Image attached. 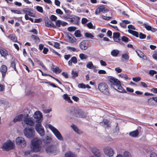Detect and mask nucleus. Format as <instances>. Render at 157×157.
Returning a JSON list of instances; mask_svg holds the SVG:
<instances>
[{
	"mask_svg": "<svg viewBox=\"0 0 157 157\" xmlns=\"http://www.w3.org/2000/svg\"><path fill=\"white\" fill-rule=\"evenodd\" d=\"M122 40L123 41L126 42H128V38L125 36H123L122 37Z\"/></svg>",
	"mask_w": 157,
	"mask_h": 157,
	"instance_id": "56",
	"label": "nucleus"
},
{
	"mask_svg": "<svg viewBox=\"0 0 157 157\" xmlns=\"http://www.w3.org/2000/svg\"><path fill=\"white\" fill-rule=\"evenodd\" d=\"M111 86L115 90L121 93H126V92L121 86L120 81L117 79L111 77L109 79Z\"/></svg>",
	"mask_w": 157,
	"mask_h": 157,
	"instance_id": "2",
	"label": "nucleus"
},
{
	"mask_svg": "<svg viewBox=\"0 0 157 157\" xmlns=\"http://www.w3.org/2000/svg\"><path fill=\"white\" fill-rule=\"evenodd\" d=\"M88 21V20L86 18H82V24H86Z\"/></svg>",
	"mask_w": 157,
	"mask_h": 157,
	"instance_id": "61",
	"label": "nucleus"
},
{
	"mask_svg": "<svg viewBox=\"0 0 157 157\" xmlns=\"http://www.w3.org/2000/svg\"><path fill=\"white\" fill-rule=\"evenodd\" d=\"M35 129L36 132L41 136H44L45 131L44 128L42 126L41 123H36L35 125Z\"/></svg>",
	"mask_w": 157,
	"mask_h": 157,
	"instance_id": "9",
	"label": "nucleus"
},
{
	"mask_svg": "<svg viewBox=\"0 0 157 157\" xmlns=\"http://www.w3.org/2000/svg\"><path fill=\"white\" fill-rule=\"evenodd\" d=\"M22 126L25 128L27 127L26 125L30 126H32L34 125L35 121L32 117H29V115L27 114L26 116L23 118V122H22Z\"/></svg>",
	"mask_w": 157,
	"mask_h": 157,
	"instance_id": "5",
	"label": "nucleus"
},
{
	"mask_svg": "<svg viewBox=\"0 0 157 157\" xmlns=\"http://www.w3.org/2000/svg\"><path fill=\"white\" fill-rule=\"evenodd\" d=\"M91 151L96 157H100L101 153L99 149L95 147H92L90 148Z\"/></svg>",
	"mask_w": 157,
	"mask_h": 157,
	"instance_id": "16",
	"label": "nucleus"
},
{
	"mask_svg": "<svg viewBox=\"0 0 157 157\" xmlns=\"http://www.w3.org/2000/svg\"><path fill=\"white\" fill-rule=\"evenodd\" d=\"M79 56L80 58L82 60L83 59H86L88 57V56L86 55H85L83 53H81L79 55Z\"/></svg>",
	"mask_w": 157,
	"mask_h": 157,
	"instance_id": "40",
	"label": "nucleus"
},
{
	"mask_svg": "<svg viewBox=\"0 0 157 157\" xmlns=\"http://www.w3.org/2000/svg\"><path fill=\"white\" fill-rule=\"evenodd\" d=\"M45 151L48 154L54 155H57L59 152V147L53 145L47 146L46 148Z\"/></svg>",
	"mask_w": 157,
	"mask_h": 157,
	"instance_id": "4",
	"label": "nucleus"
},
{
	"mask_svg": "<svg viewBox=\"0 0 157 157\" xmlns=\"http://www.w3.org/2000/svg\"><path fill=\"white\" fill-rule=\"evenodd\" d=\"M87 26L89 29H94L95 27H94L91 22H89L87 24Z\"/></svg>",
	"mask_w": 157,
	"mask_h": 157,
	"instance_id": "48",
	"label": "nucleus"
},
{
	"mask_svg": "<svg viewBox=\"0 0 157 157\" xmlns=\"http://www.w3.org/2000/svg\"><path fill=\"white\" fill-rule=\"evenodd\" d=\"M79 47L82 50H85L87 49L88 46L86 45V41L84 40L81 42L79 44Z\"/></svg>",
	"mask_w": 157,
	"mask_h": 157,
	"instance_id": "22",
	"label": "nucleus"
},
{
	"mask_svg": "<svg viewBox=\"0 0 157 157\" xmlns=\"http://www.w3.org/2000/svg\"><path fill=\"white\" fill-rule=\"evenodd\" d=\"M85 36L87 38H92L94 37V36L91 34L88 33H86L85 34Z\"/></svg>",
	"mask_w": 157,
	"mask_h": 157,
	"instance_id": "43",
	"label": "nucleus"
},
{
	"mask_svg": "<svg viewBox=\"0 0 157 157\" xmlns=\"http://www.w3.org/2000/svg\"><path fill=\"white\" fill-rule=\"evenodd\" d=\"M75 35L76 37H80L82 36L80 31L78 30H76L75 33Z\"/></svg>",
	"mask_w": 157,
	"mask_h": 157,
	"instance_id": "41",
	"label": "nucleus"
},
{
	"mask_svg": "<svg viewBox=\"0 0 157 157\" xmlns=\"http://www.w3.org/2000/svg\"><path fill=\"white\" fill-rule=\"evenodd\" d=\"M109 11V10L105 8L104 6H101L98 7L95 10V14L98 15L101 12L103 13H106Z\"/></svg>",
	"mask_w": 157,
	"mask_h": 157,
	"instance_id": "15",
	"label": "nucleus"
},
{
	"mask_svg": "<svg viewBox=\"0 0 157 157\" xmlns=\"http://www.w3.org/2000/svg\"><path fill=\"white\" fill-rule=\"evenodd\" d=\"M66 37L67 41L71 43H73L75 42V39L71 34L70 33L68 34Z\"/></svg>",
	"mask_w": 157,
	"mask_h": 157,
	"instance_id": "17",
	"label": "nucleus"
},
{
	"mask_svg": "<svg viewBox=\"0 0 157 157\" xmlns=\"http://www.w3.org/2000/svg\"><path fill=\"white\" fill-rule=\"evenodd\" d=\"M23 132L25 136L28 138H32L35 135L34 129L32 127H25Z\"/></svg>",
	"mask_w": 157,
	"mask_h": 157,
	"instance_id": "6",
	"label": "nucleus"
},
{
	"mask_svg": "<svg viewBox=\"0 0 157 157\" xmlns=\"http://www.w3.org/2000/svg\"><path fill=\"white\" fill-rule=\"evenodd\" d=\"M72 113L75 116L85 118L86 117V114L80 109H74Z\"/></svg>",
	"mask_w": 157,
	"mask_h": 157,
	"instance_id": "12",
	"label": "nucleus"
},
{
	"mask_svg": "<svg viewBox=\"0 0 157 157\" xmlns=\"http://www.w3.org/2000/svg\"><path fill=\"white\" fill-rule=\"evenodd\" d=\"M7 67L5 65H2L0 68V71L2 73V78H4L7 71Z\"/></svg>",
	"mask_w": 157,
	"mask_h": 157,
	"instance_id": "18",
	"label": "nucleus"
},
{
	"mask_svg": "<svg viewBox=\"0 0 157 157\" xmlns=\"http://www.w3.org/2000/svg\"><path fill=\"white\" fill-rule=\"evenodd\" d=\"M76 28L74 26L69 27L68 28V30L69 32L74 31L76 29Z\"/></svg>",
	"mask_w": 157,
	"mask_h": 157,
	"instance_id": "47",
	"label": "nucleus"
},
{
	"mask_svg": "<svg viewBox=\"0 0 157 157\" xmlns=\"http://www.w3.org/2000/svg\"><path fill=\"white\" fill-rule=\"evenodd\" d=\"M65 157H76V156L73 152L68 151L65 154Z\"/></svg>",
	"mask_w": 157,
	"mask_h": 157,
	"instance_id": "32",
	"label": "nucleus"
},
{
	"mask_svg": "<svg viewBox=\"0 0 157 157\" xmlns=\"http://www.w3.org/2000/svg\"><path fill=\"white\" fill-rule=\"evenodd\" d=\"M130 23V22L129 21L126 20H123L120 23V25L122 28L125 29L126 28V25Z\"/></svg>",
	"mask_w": 157,
	"mask_h": 157,
	"instance_id": "24",
	"label": "nucleus"
},
{
	"mask_svg": "<svg viewBox=\"0 0 157 157\" xmlns=\"http://www.w3.org/2000/svg\"><path fill=\"white\" fill-rule=\"evenodd\" d=\"M72 113L75 116L85 118L86 117V114L80 109H74Z\"/></svg>",
	"mask_w": 157,
	"mask_h": 157,
	"instance_id": "13",
	"label": "nucleus"
},
{
	"mask_svg": "<svg viewBox=\"0 0 157 157\" xmlns=\"http://www.w3.org/2000/svg\"><path fill=\"white\" fill-rule=\"evenodd\" d=\"M16 64L15 63V61H12L11 63V67L13 68L15 71H17V70L16 68Z\"/></svg>",
	"mask_w": 157,
	"mask_h": 157,
	"instance_id": "45",
	"label": "nucleus"
},
{
	"mask_svg": "<svg viewBox=\"0 0 157 157\" xmlns=\"http://www.w3.org/2000/svg\"><path fill=\"white\" fill-rule=\"evenodd\" d=\"M115 71H117V72L118 73H121L122 71V70L121 69L120 67H116L115 69Z\"/></svg>",
	"mask_w": 157,
	"mask_h": 157,
	"instance_id": "62",
	"label": "nucleus"
},
{
	"mask_svg": "<svg viewBox=\"0 0 157 157\" xmlns=\"http://www.w3.org/2000/svg\"><path fill=\"white\" fill-rule=\"evenodd\" d=\"M128 31L129 33L132 34L133 36L137 37H139V33L138 32L131 29H128Z\"/></svg>",
	"mask_w": 157,
	"mask_h": 157,
	"instance_id": "36",
	"label": "nucleus"
},
{
	"mask_svg": "<svg viewBox=\"0 0 157 157\" xmlns=\"http://www.w3.org/2000/svg\"><path fill=\"white\" fill-rule=\"evenodd\" d=\"M8 37L13 42H17L20 44L19 42H17V38L15 34H11L8 36Z\"/></svg>",
	"mask_w": 157,
	"mask_h": 157,
	"instance_id": "25",
	"label": "nucleus"
},
{
	"mask_svg": "<svg viewBox=\"0 0 157 157\" xmlns=\"http://www.w3.org/2000/svg\"><path fill=\"white\" fill-rule=\"evenodd\" d=\"M122 57L126 60H128L129 59V57L127 53H124L122 55Z\"/></svg>",
	"mask_w": 157,
	"mask_h": 157,
	"instance_id": "42",
	"label": "nucleus"
},
{
	"mask_svg": "<svg viewBox=\"0 0 157 157\" xmlns=\"http://www.w3.org/2000/svg\"><path fill=\"white\" fill-rule=\"evenodd\" d=\"M101 17L103 19L106 20H108L112 18L111 17H107L104 15H102Z\"/></svg>",
	"mask_w": 157,
	"mask_h": 157,
	"instance_id": "57",
	"label": "nucleus"
},
{
	"mask_svg": "<svg viewBox=\"0 0 157 157\" xmlns=\"http://www.w3.org/2000/svg\"><path fill=\"white\" fill-rule=\"evenodd\" d=\"M139 132L137 130L131 132H129V135L130 136L136 137L138 136L139 135Z\"/></svg>",
	"mask_w": 157,
	"mask_h": 157,
	"instance_id": "27",
	"label": "nucleus"
},
{
	"mask_svg": "<svg viewBox=\"0 0 157 157\" xmlns=\"http://www.w3.org/2000/svg\"><path fill=\"white\" fill-rule=\"evenodd\" d=\"M146 37V36L145 35H144L141 33H140V34L139 37L140 39H144V38H145Z\"/></svg>",
	"mask_w": 157,
	"mask_h": 157,
	"instance_id": "60",
	"label": "nucleus"
},
{
	"mask_svg": "<svg viewBox=\"0 0 157 157\" xmlns=\"http://www.w3.org/2000/svg\"><path fill=\"white\" fill-rule=\"evenodd\" d=\"M71 59L74 63L75 64L77 63V59L75 57H72Z\"/></svg>",
	"mask_w": 157,
	"mask_h": 157,
	"instance_id": "54",
	"label": "nucleus"
},
{
	"mask_svg": "<svg viewBox=\"0 0 157 157\" xmlns=\"http://www.w3.org/2000/svg\"><path fill=\"white\" fill-rule=\"evenodd\" d=\"M63 98L66 100L67 102L70 103H72V101L71 99L70 98L67 94H64L63 95Z\"/></svg>",
	"mask_w": 157,
	"mask_h": 157,
	"instance_id": "35",
	"label": "nucleus"
},
{
	"mask_svg": "<svg viewBox=\"0 0 157 157\" xmlns=\"http://www.w3.org/2000/svg\"><path fill=\"white\" fill-rule=\"evenodd\" d=\"M86 67L90 69H95L96 68L95 66H94L92 62H89L86 64Z\"/></svg>",
	"mask_w": 157,
	"mask_h": 157,
	"instance_id": "33",
	"label": "nucleus"
},
{
	"mask_svg": "<svg viewBox=\"0 0 157 157\" xmlns=\"http://www.w3.org/2000/svg\"><path fill=\"white\" fill-rule=\"evenodd\" d=\"M119 53V50L116 49L113 50L111 52V55L114 57H116Z\"/></svg>",
	"mask_w": 157,
	"mask_h": 157,
	"instance_id": "34",
	"label": "nucleus"
},
{
	"mask_svg": "<svg viewBox=\"0 0 157 157\" xmlns=\"http://www.w3.org/2000/svg\"><path fill=\"white\" fill-rule=\"evenodd\" d=\"M72 77L73 78H74L78 76V73L76 72L73 71H72Z\"/></svg>",
	"mask_w": 157,
	"mask_h": 157,
	"instance_id": "50",
	"label": "nucleus"
},
{
	"mask_svg": "<svg viewBox=\"0 0 157 157\" xmlns=\"http://www.w3.org/2000/svg\"><path fill=\"white\" fill-rule=\"evenodd\" d=\"M157 72L156 71L153 70H151L149 71V74L151 76L155 74H156Z\"/></svg>",
	"mask_w": 157,
	"mask_h": 157,
	"instance_id": "55",
	"label": "nucleus"
},
{
	"mask_svg": "<svg viewBox=\"0 0 157 157\" xmlns=\"http://www.w3.org/2000/svg\"><path fill=\"white\" fill-rule=\"evenodd\" d=\"M98 88L100 92L106 95L109 94L108 87L105 82L100 83L98 85Z\"/></svg>",
	"mask_w": 157,
	"mask_h": 157,
	"instance_id": "7",
	"label": "nucleus"
},
{
	"mask_svg": "<svg viewBox=\"0 0 157 157\" xmlns=\"http://www.w3.org/2000/svg\"><path fill=\"white\" fill-rule=\"evenodd\" d=\"M23 115L22 114H20L17 116H16L13 119V121L16 122L21 121L22 118H24Z\"/></svg>",
	"mask_w": 157,
	"mask_h": 157,
	"instance_id": "28",
	"label": "nucleus"
},
{
	"mask_svg": "<svg viewBox=\"0 0 157 157\" xmlns=\"http://www.w3.org/2000/svg\"><path fill=\"white\" fill-rule=\"evenodd\" d=\"M150 157H157V155L154 152H152L150 155Z\"/></svg>",
	"mask_w": 157,
	"mask_h": 157,
	"instance_id": "64",
	"label": "nucleus"
},
{
	"mask_svg": "<svg viewBox=\"0 0 157 157\" xmlns=\"http://www.w3.org/2000/svg\"><path fill=\"white\" fill-rule=\"evenodd\" d=\"M56 12L57 14L60 15H62L63 13V12L59 9H56Z\"/></svg>",
	"mask_w": 157,
	"mask_h": 157,
	"instance_id": "52",
	"label": "nucleus"
},
{
	"mask_svg": "<svg viewBox=\"0 0 157 157\" xmlns=\"http://www.w3.org/2000/svg\"><path fill=\"white\" fill-rule=\"evenodd\" d=\"M128 28L129 29H131V30H135V28L134 27V26L131 25H128Z\"/></svg>",
	"mask_w": 157,
	"mask_h": 157,
	"instance_id": "58",
	"label": "nucleus"
},
{
	"mask_svg": "<svg viewBox=\"0 0 157 157\" xmlns=\"http://www.w3.org/2000/svg\"><path fill=\"white\" fill-rule=\"evenodd\" d=\"M52 140V138L50 136H47L45 139L43 140V141L44 143L48 144L50 143Z\"/></svg>",
	"mask_w": 157,
	"mask_h": 157,
	"instance_id": "29",
	"label": "nucleus"
},
{
	"mask_svg": "<svg viewBox=\"0 0 157 157\" xmlns=\"http://www.w3.org/2000/svg\"><path fill=\"white\" fill-rule=\"evenodd\" d=\"M46 127L49 128L55 135V137L59 141L63 140V138L59 131L56 128L50 124H47Z\"/></svg>",
	"mask_w": 157,
	"mask_h": 157,
	"instance_id": "3",
	"label": "nucleus"
},
{
	"mask_svg": "<svg viewBox=\"0 0 157 157\" xmlns=\"http://www.w3.org/2000/svg\"><path fill=\"white\" fill-rule=\"evenodd\" d=\"M30 147L31 150H28L25 152L24 155L26 157L30 155L32 151L38 152L40 151L41 144L42 143V140L38 138H34L31 141Z\"/></svg>",
	"mask_w": 157,
	"mask_h": 157,
	"instance_id": "1",
	"label": "nucleus"
},
{
	"mask_svg": "<svg viewBox=\"0 0 157 157\" xmlns=\"http://www.w3.org/2000/svg\"><path fill=\"white\" fill-rule=\"evenodd\" d=\"M33 117L35 119V121L36 123H41L43 120L42 114L40 111H37L35 112L33 115Z\"/></svg>",
	"mask_w": 157,
	"mask_h": 157,
	"instance_id": "8",
	"label": "nucleus"
},
{
	"mask_svg": "<svg viewBox=\"0 0 157 157\" xmlns=\"http://www.w3.org/2000/svg\"><path fill=\"white\" fill-rule=\"evenodd\" d=\"M71 127L73 130L76 133L78 134H81L82 133V132L79 130L77 127L74 124L71 125Z\"/></svg>",
	"mask_w": 157,
	"mask_h": 157,
	"instance_id": "31",
	"label": "nucleus"
},
{
	"mask_svg": "<svg viewBox=\"0 0 157 157\" xmlns=\"http://www.w3.org/2000/svg\"><path fill=\"white\" fill-rule=\"evenodd\" d=\"M55 22L56 26L58 27H60L61 25L62 26H65L67 24L66 22L60 20H56Z\"/></svg>",
	"mask_w": 157,
	"mask_h": 157,
	"instance_id": "19",
	"label": "nucleus"
},
{
	"mask_svg": "<svg viewBox=\"0 0 157 157\" xmlns=\"http://www.w3.org/2000/svg\"><path fill=\"white\" fill-rule=\"evenodd\" d=\"M103 151L105 154L109 157H112L114 154V151L109 147H105L103 149Z\"/></svg>",
	"mask_w": 157,
	"mask_h": 157,
	"instance_id": "14",
	"label": "nucleus"
},
{
	"mask_svg": "<svg viewBox=\"0 0 157 157\" xmlns=\"http://www.w3.org/2000/svg\"><path fill=\"white\" fill-rule=\"evenodd\" d=\"M45 25L48 27L56 28V25L48 19L45 21Z\"/></svg>",
	"mask_w": 157,
	"mask_h": 157,
	"instance_id": "20",
	"label": "nucleus"
},
{
	"mask_svg": "<svg viewBox=\"0 0 157 157\" xmlns=\"http://www.w3.org/2000/svg\"><path fill=\"white\" fill-rule=\"evenodd\" d=\"M14 147V144L10 140H7L2 145V148L3 150H9Z\"/></svg>",
	"mask_w": 157,
	"mask_h": 157,
	"instance_id": "11",
	"label": "nucleus"
},
{
	"mask_svg": "<svg viewBox=\"0 0 157 157\" xmlns=\"http://www.w3.org/2000/svg\"><path fill=\"white\" fill-rule=\"evenodd\" d=\"M132 80L135 82H137L140 81L141 80V78L140 77H137L133 78Z\"/></svg>",
	"mask_w": 157,
	"mask_h": 157,
	"instance_id": "46",
	"label": "nucleus"
},
{
	"mask_svg": "<svg viewBox=\"0 0 157 157\" xmlns=\"http://www.w3.org/2000/svg\"><path fill=\"white\" fill-rule=\"evenodd\" d=\"M78 87L79 88L85 89V85L83 83H80L78 85Z\"/></svg>",
	"mask_w": 157,
	"mask_h": 157,
	"instance_id": "51",
	"label": "nucleus"
},
{
	"mask_svg": "<svg viewBox=\"0 0 157 157\" xmlns=\"http://www.w3.org/2000/svg\"><path fill=\"white\" fill-rule=\"evenodd\" d=\"M50 18L52 21H56L57 17L54 15H52L50 16Z\"/></svg>",
	"mask_w": 157,
	"mask_h": 157,
	"instance_id": "49",
	"label": "nucleus"
},
{
	"mask_svg": "<svg viewBox=\"0 0 157 157\" xmlns=\"http://www.w3.org/2000/svg\"><path fill=\"white\" fill-rule=\"evenodd\" d=\"M123 157H132L131 154L128 151H125L123 153Z\"/></svg>",
	"mask_w": 157,
	"mask_h": 157,
	"instance_id": "39",
	"label": "nucleus"
},
{
	"mask_svg": "<svg viewBox=\"0 0 157 157\" xmlns=\"http://www.w3.org/2000/svg\"><path fill=\"white\" fill-rule=\"evenodd\" d=\"M67 48L68 49L70 50L72 52H75L76 50V48L73 47H68Z\"/></svg>",
	"mask_w": 157,
	"mask_h": 157,
	"instance_id": "59",
	"label": "nucleus"
},
{
	"mask_svg": "<svg viewBox=\"0 0 157 157\" xmlns=\"http://www.w3.org/2000/svg\"><path fill=\"white\" fill-rule=\"evenodd\" d=\"M120 33H113V39L114 41L116 42H119L120 39Z\"/></svg>",
	"mask_w": 157,
	"mask_h": 157,
	"instance_id": "26",
	"label": "nucleus"
},
{
	"mask_svg": "<svg viewBox=\"0 0 157 157\" xmlns=\"http://www.w3.org/2000/svg\"><path fill=\"white\" fill-rule=\"evenodd\" d=\"M118 76L122 78H124L125 80L130 79V78H129L126 74L121 73L119 74Z\"/></svg>",
	"mask_w": 157,
	"mask_h": 157,
	"instance_id": "38",
	"label": "nucleus"
},
{
	"mask_svg": "<svg viewBox=\"0 0 157 157\" xmlns=\"http://www.w3.org/2000/svg\"><path fill=\"white\" fill-rule=\"evenodd\" d=\"M36 9L38 11L41 13H43V9L42 7L39 6H36Z\"/></svg>",
	"mask_w": 157,
	"mask_h": 157,
	"instance_id": "44",
	"label": "nucleus"
},
{
	"mask_svg": "<svg viewBox=\"0 0 157 157\" xmlns=\"http://www.w3.org/2000/svg\"><path fill=\"white\" fill-rule=\"evenodd\" d=\"M100 63L101 65L102 66H106L107 65L105 62L103 61V60H101L100 61Z\"/></svg>",
	"mask_w": 157,
	"mask_h": 157,
	"instance_id": "63",
	"label": "nucleus"
},
{
	"mask_svg": "<svg viewBox=\"0 0 157 157\" xmlns=\"http://www.w3.org/2000/svg\"><path fill=\"white\" fill-rule=\"evenodd\" d=\"M23 12L26 13V14L29 15L30 16H33L34 15V14L33 12V11L30 9L27 8H24L23 10Z\"/></svg>",
	"mask_w": 157,
	"mask_h": 157,
	"instance_id": "21",
	"label": "nucleus"
},
{
	"mask_svg": "<svg viewBox=\"0 0 157 157\" xmlns=\"http://www.w3.org/2000/svg\"><path fill=\"white\" fill-rule=\"evenodd\" d=\"M54 46L57 48V49H59L60 48L59 46H60V44L59 43L57 42H54Z\"/></svg>",
	"mask_w": 157,
	"mask_h": 157,
	"instance_id": "53",
	"label": "nucleus"
},
{
	"mask_svg": "<svg viewBox=\"0 0 157 157\" xmlns=\"http://www.w3.org/2000/svg\"><path fill=\"white\" fill-rule=\"evenodd\" d=\"M100 124L106 128L109 127L110 125L109 121L106 119H104L103 121L100 123Z\"/></svg>",
	"mask_w": 157,
	"mask_h": 157,
	"instance_id": "23",
	"label": "nucleus"
},
{
	"mask_svg": "<svg viewBox=\"0 0 157 157\" xmlns=\"http://www.w3.org/2000/svg\"><path fill=\"white\" fill-rule=\"evenodd\" d=\"M0 52L2 56L5 57L8 55V53L6 50L2 48H0Z\"/></svg>",
	"mask_w": 157,
	"mask_h": 157,
	"instance_id": "30",
	"label": "nucleus"
},
{
	"mask_svg": "<svg viewBox=\"0 0 157 157\" xmlns=\"http://www.w3.org/2000/svg\"><path fill=\"white\" fill-rule=\"evenodd\" d=\"M51 70L53 72L56 73H59L61 72V70L58 67H56L55 68H52Z\"/></svg>",
	"mask_w": 157,
	"mask_h": 157,
	"instance_id": "37",
	"label": "nucleus"
},
{
	"mask_svg": "<svg viewBox=\"0 0 157 157\" xmlns=\"http://www.w3.org/2000/svg\"><path fill=\"white\" fill-rule=\"evenodd\" d=\"M16 143L19 147L24 148L26 145V142L24 139L20 136L17 137L16 139Z\"/></svg>",
	"mask_w": 157,
	"mask_h": 157,
	"instance_id": "10",
	"label": "nucleus"
}]
</instances>
